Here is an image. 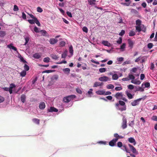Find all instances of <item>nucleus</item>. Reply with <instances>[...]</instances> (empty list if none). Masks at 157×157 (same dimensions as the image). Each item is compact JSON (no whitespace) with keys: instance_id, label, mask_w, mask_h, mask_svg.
I'll return each instance as SVG.
<instances>
[{"instance_id":"obj_1","label":"nucleus","mask_w":157,"mask_h":157,"mask_svg":"<svg viewBox=\"0 0 157 157\" xmlns=\"http://www.w3.org/2000/svg\"><path fill=\"white\" fill-rule=\"evenodd\" d=\"M75 97L76 96L75 95H71L67 96L64 97L63 101L65 102L68 103L71 100H73Z\"/></svg>"},{"instance_id":"obj_2","label":"nucleus","mask_w":157,"mask_h":157,"mask_svg":"<svg viewBox=\"0 0 157 157\" xmlns=\"http://www.w3.org/2000/svg\"><path fill=\"white\" fill-rule=\"evenodd\" d=\"M119 105L120 104H119V103H117L115 104V106L117 109L121 110V111H122L125 110H126V106H124L122 107H119Z\"/></svg>"},{"instance_id":"obj_3","label":"nucleus","mask_w":157,"mask_h":157,"mask_svg":"<svg viewBox=\"0 0 157 157\" xmlns=\"http://www.w3.org/2000/svg\"><path fill=\"white\" fill-rule=\"evenodd\" d=\"M128 145L130 149L132 151L133 153L137 155L138 154V152L136 151V149L132 145L130 144H129Z\"/></svg>"},{"instance_id":"obj_4","label":"nucleus","mask_w":157,"mask_h":157,"mask_svg":"<svg viewBox=\"0 0 157 157\" xmlns=\"http://www.w3.org/2000/svg\"><path fill=\"white\" fill-rule=\"evenodd\" d=\"M123 121L122 123V127L123 129H124L125 128L127 127V120L124 117L123 118Z\"/></svg>"},{"instance_id":"obj_5","label":"nucleus","mask_w":157,"mask_h":157,"mask_svg":"<svg viewBox=\"0 0 157 157\" xmlns=\"http://www.w3.org/2000/svg\"><path fill=\"white\" fill-rule=\"evenodd\" d=\"M117 141V139L114 138L109 143V145L111 147L114 146L116 144V143Z\"/></svg>"},{"instance_id":"obj_6","label":"nucleus","mask_w":157,"mask_h":157,"mask_svg":"<svg viewBox=\"0 0 157 157\" xmlns=\"http://www.w3.org/2000/svg\"><path fill=\"white\" fill-rule=\"evenodd\" d=\"M142 98H140L136 100H135L133 101L131 103V105L133 106H135L136 105H137L139 104V102L140 101Z\"/></svg>"},{"instance_id":"obj_7","label":"nucleus","mask_w":157,"mask_h":157,"mask_svg":"<svg viewBox=\"0 0 157 157\" xmlns=\"http://www.w3.org/2000/svg\"><path fill=\"white\" fill-rule=\"evenodd\" d=\"M123 94L121 92H117L114 95V97L117 99H120L122 97Z\"/></svg>"},{"instance_id":"obj_8","label":"nucleus","mask_w":157,"mask_h":157,"mask_svg":"<svg viewBox=\"0 0 157 157\" xmlns=\"http://www.w3.org/2000/svg\"><path fill=\"white\" fill-rule=\"evenodd\" d=\"M103 85V82H96L94 83L93 87H96L98 86H101Z\"/></svg>"},{"instance_id":"obj_9","label":"nucleus","mask_w":157,"mask_h":157,"mask_svg":"<svg viewBox=\"0 0 157 157\" xmlns=\"http://www.w3.org/2000/svg\"><path fill=\"white\" fill-rule=\"evenodd\" d=\"M108 78L106 76L101 77L99 78L98 79L101 81H106L108 80Z\"/></svg>"},{"instance_id":"obj_10","label":"nucleus","mask_w":157,"mask_h":157,"mask_svg":"<svg viewBox=\"0 0 157 157\" xmlns=\"http://www.w3.org/2000/svg\"><path fill=\"white\" fill-rule=\"evenodd\" d=\"M58 42V40L56 39L51 38L49 40V42L52 44H54Z\"/></svg>"},{"instance_id":"obj_11","label":"nucleus","mask_w":157,"mask_h":157,"mask_svg":"<svg viewBox=\"0 0 157 157\" xmlns=\"http://www.w3.org/2000/svg\"><path fill=\"white\" fill-rule=\"evenodd\" d=\"M48 111L49 112H57L58 110L53 107H51L49 109H48Z\"/></svg>"},{"instance_id":"obj_12","label":"nucleus","mask_w":157,"mask_h":157,"mask_svg":"<svg viewBox=\"0 0 157 157\" xmlns=\"http://www.w3.org/2000/svg\"><path fill=\"white\" fill-rule=\"evenodd\" d=\"M7 47L10 49H12L15 51H17V48L16 47L13 46L12 44H10L9 45H8Z\"/></svg>"},{"instance_id":"obj_13","label":"nucleus","mask_w":157,"mask_h":157,"mask_svg":"<svg viewBox=\"0 0 157 157\" xmlns=\"http://www.w3.org/2000/svg\"><path fill=\"white\" fill-rule=\"evenodd\" d=\"M45 105L44 102H40L39 105V108L40 109H43L45 108Z\"/></svg>"},{"instance_id":"obj_14","label":"nucleus","mask_w":157,"mask_h":157,"mask_svg":"<svg viewBox=\"0 0 157 157\" xmlns=\"http://www.w3.org/2000/svg\"><path fill=\"white\" fill-rule=\"evenodd\" d=\"M102 44L105 46L108 47H110L111 46V44L109 43L108 41L105 40H103L102 42Z\"/></svg>"},{"instance_id":"obj_15","label":"nucleus","mask_w":157,"mask_h":157,"mask_svg":"<svg viewBox=\"0 0 157 157\" xmlns=\"http://www.w3.org/2000/svg\"><path fill=\"white\" fill-rule=\"evenodd\" d=\"M114 136L115 139H117V141L119 139H122L124 138L123 136H119L117 133H115L114 135Z\"/></svg>"},{"instance_id":"obj_16","label":"nucleus","mask_w":157,"mask_h":157,"mask_svg":"<svg viewBox=\"0 0 157 157\" xmlns=\"http://www.w3.org/2000/svg\"><path fill=\"white\" fill-rule=\"evenodd\" d=\"M128 141L130 143H133V145H135L136 144V141H135V139L133 138H132V137L129 138L128 139Z\"/></svg>"},{"instance_id":"obj_17","label":"nucleus","mask_w":157,"mask_h":157,"mask_svg":"<svg viewBox=\"0 0 157 157\" xmlns=\"http://www.w3.org/2000/svg\"><path fill=\"white\" fill-rule=\"evenodd\" d=\"M105 91L104 90H100L97 91L96 92V93L98 95H104Z\"/></svg>"},{"instance_id":"obj_18","label":"nucleus","mask_w":157,"mask_h":157,"mask_svg":"<svg viewBox=\"0 0 157 157\" xmlns=\"http://www.w3.org/2000/svg\"><path fill=\"white\" fill-rule=\"evenodd\" d=\"M26 96L25 94H22L21 97V102L24 103L25 101Z\"/></svg>"},{"instance_id":"obj_19","label":"nucleus","mask_w":157,"mask_h":157,"mask_svg":"<svg viewBox=\"0 0 157 157\" xmlns=\"http://www.w3.org/2000/svg\"><path fill=\"white\" fill-rule=\"evenodd\" d=\"M128 42L129 47H131V48H132L133 45V41L130 39H128Z\"/></svg>"},{"instance_id":"obj_20","label":"nucleus","mask_w":157,"mask_h":157,"mask_svg":"<svg viewBox=\"0 0 157 157\" xmlns=\"http://www.w3.org/2000/svg\"><path fill=\"white\" fill-rule=\"evenodd\" d=\"M131 82L132 83L138 85H139L141 83V82L140 80H132Z\"/></svg>"},{"instance_id":"obj_21","label":"nucleus","mask_w":157,"mask_h":157,"mask_svg":"<svg viewBox=\"0 0 157 157\" xmlns=\"http://www.w3.org/2000/svg\"><path fill=\"white\" fill-rule=\"evenodd\" d=\"M34 58L39 59L41 57V56L38 53H36L33 55Z\"/></svg>"},{"instance_id":"obj_22","label":"nucleus","mask_w":157,"mask_h":157,"mask_svg":"<svg viewBox=\"0 0 157 157\" xmlns=\"http://www.w3.org/2000/svg\"><path fill=\"white\" fill-rule=\"evenodd\" d=\"M32 121L34 123L37 124H39L40 123V120L38 119L33 118V119Z\"/></svg>"},{"instance_id":"obj_23","label":"nucleus","mask_w":157,"mask_h":157,"mask_svg":"<svg viewBox=\"0 0 157 157\" xmlns=\"http://www.w3.org/2000/svg\"><path fill=\"white\" fill-rule=\"evenodd\" d=\"M6 35V32L0 30V36L1 37H4Z\"/></svg>"},{"instance_id":"obj_24","label":"nucleus","mask_w":157,"mask_h":157,"mask_svg":"<svg viewBox=\"0 0 157 157\" xmlns=\"http://www.w3.org/2000/svg\"><path fill=\"white\" fill-rule=\"evenodd\" d=\"M126 93L129 99H131L133 98V96L131 93H129L128 91L126 92Z\"/></svg>"},{"instance_id":"obj_25","label":"nucleus","mask_w":157,"mask_h":157,"mask_svg":"<svg viewBox=\"0 0 157 157\" xmlns=\"http://www.w3.org/2000/svg\"><path fill=\"white\" fill-rule=\"evenodd\" d=\"M69 49V52L71 54V55H73V50L72 46L71 45L70 46Z\"/></svg>"},{"instance_id":"obj_26","label":"nucleus","mask_w":157,"mask_h":157,"mask_svg":"<svg viewBox=\"0 0 157 157\" xmlns=\"http://www.w3.org/2000/svg\"><path fill=\"white\" fill-rule=\"evenodd\" d=\"M50 56L52 59H54L56 60L58 59V57L55 54H51Z\"/></svg>"},{"instance_id":"obj_27","label":"nucleus","mask_w":157,"mask_h":157,"mask_svg":"<svg viewBox=\"0 0 157 157\" xmlns=\"http://www.w3.org/2000/svg\"><path fill=\"white\" fill-rule=\"evenodd\" d=\"M26 74V72L25 71H23L20 73V75L22 77H25Z\"/></svg>"},{"instance_id":"obj_28","label":"nucleus","mask_w":157,"mask_h":157,"mask_svg":"<svg viewBox=\"0 0 157 157\" xmlns=\"http://www.w3.org/2000/svg\"><path fill=\"white\" fill-rule=\"evenodd\" d=\"M58 78V76L57 75H55L51 78L52 80H57Z\"/></svg>"},{"instance_id":"obj_29","label":"nucleus","mask_w":157,"mask_h":157,"mask_svg":"<svg viewBox=\"0 0 157 157\" xmlns=\"http://www.w3.org/2000/svg\"><path fill=\"white\" fill-rule=\"evenodd\" d=\"M96 0H88V2L90 5H94Z\"/></svg>"},{"instance_id":"obj_30","label":"nucleus","mask_w":157,"mask_h":157,"mask_svg":"<svg viewBox=\"0 0 157 157\" xmlns=\"http://www.w3.org/2000/svg\"><path fill=\"white\" fill-rule=\"evenodd\" d=\"M118 78V76L117 74H114L112 76V78L113 80H117Z\"/></svg>"},{"instance_id":"obj_31","label":"nucleus","mask_w":157,"mask_h":157,"mask_svg":"<svg viewBox=\"0 0 157 157\" xmlns=\"http://www.w3.org/2000/svg\"><path fill=\"white\" fill-rule=\"evenodd\" d=\"M67 56V52L66 51H64V52L62 54V58H65Z\"/></svg>"},{"instance_id":"obj_32","label":"nucleus","mask_w":157,"mask_h":157,"mask_svg":"<svg viewBox=\"0 0 157 157\" xmlns=\"http://www.w3.org/2000/svg\"><path fill=\"white\" fill-rule=\"evenodd\" d=\"M106 71V68H102L99 69V71L100 73H103L105 72Z\"/></svg>"},{"instance_id":"obj_33","label":"nucleus","mask_w":157,"mask_h":157,"mask_svg":"<svg viewBox=\"0 0 157 157\" xmlns=\"http://www.w3.org/2000/svg\"><path fill=\"white\" fill-rule=\"evenodd\" d=\"M107 88L108 89H112L114 88V86L111 84H110L107 85Z\"/></svg>"},{"instance_id":"obj_34","label":"nucleus","mask_w":157,"mask_h":157,"mask_svg":"<svg viewBox=\"0 0 157 157\" xmlns=\"http://www.w3.org/2000/svg\"><path fill=\"white\" fill-rule=\"evenodd\" d=\"M136 30L138 32H140L142 30L140 25H138L136 27Z\"/></svg>"},{"instance_id":"obj_35","label":"nucleus","mask_w":157,"mask_h":157,"mask_svg":"<svg viewBox=\"0 0 157 157\" xmlns=\"http://www.w3.org/2000/svg\"><path fill=\"white\" fill-rule=\"evenodd\" d=\"M50 58L48 57L45 58L44 59L43 61L44 62L48 63L49 62Z\"/></svg>"},{"instance_id":"obj_36","label":"nucleus","mask_w":157,"mask_h":157,"mask_svg":"<svg viewBox=\"0 0 157 157\" xmlns=\"http://www.w3.org/2000/svg\"><path fill=\"white\" fill-rule=\"evenodd\" d=\"M128 77L129 80L130 79H132V80H134V79L135 78L134 76L131 74H129L128 75Z\"/></svg>"},{"instance_id":"obj_37","label":"nucleus","mask_w":157,"mask_h":157,"mask_svg":"<svg viewBox=\"0 0 157 157\" xmlns=\"http://www.w3.org/2000/svg\"><path fill=\"white\" fill-rule=\"evenodd\" d=\"M63 70L64 72H67V74L70 73V69L69 68H64Z\"/></svg>"},{"instance_id":"obj_38","label":"nucleus","mask_w":157,"mask_h":157,"mask_svg":"<svg viewBox=\"0 0 157 157\" xmlns=\"http://www.w3.org/2000/svg\"><path fill=\"white\" fill-rule=\"evenodd\" d=\"M35 23L38 26H40V24L39 21L37 20V18H35L34 20Z\"/></svg>"},{"instance_id":"obj_39","label":"nucleus","mask_w":157,"mask_h":157,"mask_svg":"<svg viewBox=\"0 0 157 157\" xmlns=\"http://www.w3.org/2000/svg\"><path fill=\"white\" fill-rule=\"evenodd\" d=\"M24 68L25 70L26 71H28L29 69V67L26 64H25Z\"/></svg>"},{"instance_id":"obj_40","label":"nucleus","mask_w":157,"mask_h":157,"mask_svg":"<svg viewBox=\"0 0 157 157\" xmlns=\"http://www.w3.org/2000/svg\"><path fill=\"white\" fill-rule=\"evenodd\" d=\"M135 33L133 31H131L129 33V36H132L135 35Z\"/></svg>"},{"instance_id":"obj_41","label":"nucleus","mask_w":157,"mask_h":157,"mask_svg":"<svg viewBox=\"0 0 157 157\" xmlns=\"http://www.w3.org/2000/svg\"><path fill=\"white\" fill-rule=\"evenodd\" d=\"M131 12L132 13L136 14H137L138 13V12L136 10H134V9H132L131 10Z\"/></svg>"},{"instance_id":"obj_42","label":"nucleus","mask_w":157,"mask_h":157,"mask_svg":"<svg viewBox=\"0 0 157 157\" xmlns=\"http://www.w3.org/2000/svg\"><path fill=\"white\" fill-rule=\"evenodd\" d=\"M40 32L42 34L43 36L46 35V34L47 33L46 31L45 30H41L40 31Z\"/></svg>"},{"instance_id":"obj_43","label":"nucleus","mask_w":157,"mask_h":157,"mask_svg":"<svg viewBox=\"0 0 157 157\" xmlns=\"http://www.w3.org/2000/svg\"><path fill=\"white\" fill-rule=\"evenodd\" d=\"M16 87V86L15 84L13 83H11L10 85V86L9 89L11 90H13V88H15Z\"/></svg>"},{"instance_id":"obj_44","label":"nucleus","mask_w":157,"mask_h":157,"mask_svg":"<svg viewBox=\"0 0 157 157\" xmlns=\"http://www.w3.org/2000/svg\"><path fill=\"white\" fill-rule=\"evenodd\" d=\"M119 104L122 106H124L125 105V103L122 101H118Z\"/></svg>"},{"instance_id":"obj_45","label":"nucleus","mask_w":157,"mask_h":157,"mask_svg":"<svg viewBox=\"0 0 157 157\" xmlns=\"http://www.w3.org/2000/svg\"><path fill=\"white\" fill-rule=\"evenodd\" d=\"M66 43L64 41H61L59 43V45L61 47H63L65 45Z\"/></svg>"},{"instance_id":"obj_46","label":"nucleus","mask_w":157,"mask_h":157,"mask_svg":"<svg viewBox=\"0 0 157 157\" xmlns=\"http://www.w3.org/2000/svg\"><path fill=\"white\" fill-rule=\"evenodd\" d=\"M21 61L24 63H27V62L21 56L19 57Z\"/></svg>"},{"instance_id":"obj_47","label":"nucleus","mask_w":157,"mask_h":157,"mask_svg":"<svg viewBox=\"0 0 157 157\" xmlns=\"http://www.w3.org/2000/svg\"><path fill=\"white\" fill-rule=\"evenodd\" d=\"M25 42L24 45H26L29 42V37H25Z\"/></svg>"},{"instance_id":"obj_48","label":"nucleus","mask_w":157,"mask_h":157,"mask_svg":"<svg viewBox=\"0 0 157 157\" xmlns=\"http://www.w3.org/2000/svg\"><path fill=\"white\" fill-rule=\"evenodd\" d=\"M117 146L119 147H121L123 146L122 143L121 142H117Z\"/></svg>"},{"instance_id":"obj_49","label":"nucleus","mask_w":157,"mask_h":157,"mask_svg":"<svg viewBox=\"0 0 157 157\" xmlns=\"http://www.w3.org/2000/svg\"><path fill=\"white\" fill-rule=\"evenodd\" d=\"M28 21L31 24H33L35 23V21L34 20L29 19L28 20Z\"/></svg>"},{"instance_id":"obj_50","label":"nucleus","mask_w":157,"mask_h":157,"mask_svg":"<svg viewBox=\"0 0 157 157\" xmlns=\"http://www.w3.org/2000/svg\"><path fill=\"white\" fill-rule=\"evenodd\" d=\"M76 90L77 93L80 94H82V90L79 88H77L76 89Z\"/></svg>"},{"instance_id":"obj_51","label":"nucleus","mask_w":157,"mask_h":157,"mask_svg":"<svg viewBox=\"0 0 157 157\" xmlns=\"http://www.w3.org/2000/svg\"><path fill=\"white\" fill-rule=\"evenodd\" d=\"M122 39L121 37H119V40H118L117 41V43L118 44H121L122 43Z\"/></svg>"},{"instance_id":"obj_52","label":"nucleus","mask_w":157,"mask_h":157,"mask_svg":"<svg viewBox=\"0 0 157 157\" xmlns=\"http://www.w3.org/2000/svg\"><path fill=\"white\" fill-rule=\"evenodd\" d=\"M153 46V44L152 43H149L147 44V47L149 49H151Z\"/></svg>"},{"instance_id":"obj_53","label":"nucleus","mask_w":157,"mask_h":157,"mask_svg":"<svg viewBox=\"0 0 157 157\" xmlns=\"http://www.w3.org/2000/svg\"><path fill=\"white\" fill-rule=\"evenodd\" d=\"M18 10H19V9H18V6H17L16 5H14V8H13V10L14 11H18Z\"/></svg>"},{"instance_id":"obj_54","label":"nucleus","mask_w":157,"mask_h":157,"mask_svg":"<svg viewBox=\"0 0 157 157\" xmlns=\"http://www.w3.org/2000/svg\"><path fill=\"white\" fill-rule=\"evenodd\" d=\"M141 23V21L139 20L138 19L136 21V25H140Z\"/></svg>"},{"instance_id":"obj_55","label":"nucleus","mask_w":157,"mask_h":157,"mask_svg":"<svg viewBox=\"0 0 157 157\" xmlns=\"http://www.w3.org/2000/svg\"><path fill=\"white\" fill-rule=\"evenodd\" d=\"M128 88L130 90H132L134 89V86L132 85H129L128 86Z\"/></svg>"},{"instance_id":"obj_56","label":"nucleus","mask_w":157,"mask_h":157,"mask_svg":"<svg viewBox=\"0 0 157 157\" xmlns=\"http://www.w3.org/2000/svg\"><path fill=\"white\" fill-rule=\"evenodd\" d=\"M123 147L125 149L127 153H130V152L129 150L128 149L126 146L125 145H123Z\"/></svg>"},{"instance_id":"obj_57","label":"nucleus","mask_w":157,"mask_h":157,"mask_svg":"<svg viewBox=\"0 0 157 157\" xmlns=\"http://www.w3.org/2000/svg\"><path fill=\"white\" fill-rule=\"evenodd\" d=\"M82 30L83 31L85 32L86 33H87L88 31V29L85 26H84L83 27Z\"/></svg>"},{"instance_id":"obj_58","label":"nucleus","mask_w":157,"mask_h":157,"mask_svg":"<svg viewBox=\"0 0 157 157\" xmlns=\"http://www.w3.org/2000/svg\"><path fill=\"white\" fill-rule=\"evenodd\" d=\"M144 86L145 87L148 88L150 86V84L148 82H146L144 83Z\"/></svg>"},{"instance_id":"obj_59","label":"nucleus","mask_w":157,"mask_h":157,"mask_svg":"<svg viewBox=\"0 0 157 157\" xmlns=\"http://www.w3.org/2000/svg\"><path fill=\"white\" fill-rule=\"evenodd\" d=\"M37 12L41 13L43 11V10L40 7H38L37 8Z\"/></svg>"},{"instance_id":"obj_60","label":"nucleus","mask_w":157,"mask_h":157,"mask_svg":"<svg viewBox=\"0 0 157 157\" xmlns=\"http://www.w3.org/2000/svg\"><path fill=\"white\" fill-rule=\"evenodd\" d=\"M125 33V31L124 30H121V33H119V35L122 36H123L124 34Z\"/></svg>"},{"instance_id":"obj_61","label":"nucleus","mask_w":157,"mask_h":157,"mask_svg":"<svg viewBox=\"0 0 157 157\" xmlns=\"http://www.w3.org/2000/svg\"><path fill=\"white\" fill-rule=\"evenodd\" d=\"M34 31L36 33L40 32V31L39 30L38 28L36 26L34 27Z\"/></svg>"},{"instance_id":"obj_62","label":"nucleus","mask_w":157,"mask_h":157,"mask_svg":"<svg viewBox=\"0 0 157 157\" xmlns=\"http://www.w3.org/2000/svg\"><path fill=\"white\" fill-rule=\"evenodd\" d=\"M115 89L116 91H119L121 90L122 88L121 87L117 86L115 88Z\"/></svg>"},{"instance_id":"obj_63","label":"nucleus","mask_w":157,"mask_h":157,"mask_svg":"<svg viewBox=\"0 0 157 157\" xmlns=\"http://www.w3.org/2000/svg\"><path fill=\"white\" fill-rule=\"evenodd\" d=\"M126 44L125 43H123L122 44L121 46L120 49H124L125 47Z\"/></svg>"},{"instance_id":"obj_64","label":"nucleus","mask_w":157,"mask_h":157,"mask_svg":"<svg viewBox=\"0 0 157 157\" xmlns=\"http://www.w3.org/2000/svg\"><path fill=\"white\" fill-rule=\"evenodd\" d=\"M152 119L155 121H157V116H154L152 117Z\"/></svg>"}]
</instances>
